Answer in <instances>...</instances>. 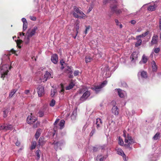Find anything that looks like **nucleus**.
I'll return each instance as SVG.
<instances>
[{"mask_svg":"<svg viewBox=\"0 0 161 161\" xmlns=\"http://www.w3.org/2000/svg\"><path fill=\"white\" fill-rule=\"evenodd\" d=\"M125 131L123 132V136L125 138L124 142L125 143L124 144L122 139L120 137H119V144L121 146H124L125 149H127L129 151H131L132 149V147L131 145L136 143L134 139L129 134H126Z\"/></svg>","mask_w":161,"mask_h":161,"instance_id":"nucleus-1","label":"nucleus"},{"mask_svg":"<svg viewBox=\"0 0 161 161\" xmlns=\"http://www.w3.org/2000/svg\"><path fill=\"white\" fill-rule=\"evenodd\" d=\"M103 3L104 4L108 3H110V7L111 10L117 15L120 14L122 12L121 9H117L118 5L117 2L116 0H103Z\"/></svg>","mask_w":161,"mask_h":161,"instance_id":"nucleus-2","label":"nucleus"},{"mask_svg":"<svg viewBox=\"0 0 161 161\" xmlns=\"http://www.w3.org/2000/svg\"><path fill=\"white\" fill-rule=\"evenodd\" d=\"M74 10L75 12H73V15L75 18H85L87 17L86 15L82 11L76 6L74 7Z\"/></svg>","mask_w":161,"mask_h":161,"instance_id":"nucleus-3","label":"nucleus"},{"mask_svg":"<svg viewBox=\"0 0 161 161\" xmlns=\"http://www.w3.org/2000/svg\"><path fill=\"white\" fill-rule=\"evenodd\" d=\"M107 83V81H104L99 85L94 86L92 87L91 89L94 91L96 93H98L101 90V89L105 86Z\"/></svg>","mask_w":161,"mask_h":161,"instance_id":"nucleus-4","label":"nucleus"},{"mask_svg":"<svg viewBox=\"0 0 161 161\" xmlns=\"http://www.w3.org/2000/svg\"><path fill=\"white\" fill-rule=\"evenodd\" d=\"M90 92L89 91H86L80 98V103L83 102L86 100L90 95Z\"/></svg>","mask_w":161,"mask_h":161,"instance_id":"nucleus-5","label":"nucleus"},{"mask_svg":"<svg viewBox=\"0 0 161 161\" xmlns=\"http://www.w3.org/2000/svg\"><path fill=\"white\" fill-rule=\"evenodd\" d=\"M37 119V118L32 116V114L31 113V115L27 118V122L29 124H32L35 122Z\"/></svg>","mask_w":161,"mask_h":161,"instance_id":"nucleus-6","label":"nucleus"},{"mask_svg":"<svg viewBox=\"0 0 161 161\" xmlns=\"http://www.w3.org/2000/svg\"><path fill=\"white\" fill-rule=\"evenodd\" d=\"M37 29V27L35 26L31 30L30 29L28 30L26 33L27 36H28V37H31L35 35Z\"/></svg>","mask_w":161,"mask_h":161,"instance_id":"nucleus-7","label":"nucleus"},{"mask_svg":"<svg viewBox=\"0 0 161 161\" xmlns=\"http://www.w3.org/2000/svg\"><path fill=\"white\" fill-rule=\"evenodd\" d=\"M38 96L41 97L44 94V87L41 85L39 86L37 88Z\"/></svg>","mask_w":161,"mask_h":161,"instance_id":"nucleus-8","label":"nucleus"},{"mask_svg":"<svg viewBox=\"0 0 161 161\" xmlns=\"http://www.w3.org/2000/svg\"><path fill=\"white\" fill-rule=\"evenodd\" d=\"M116 150L117 154L122 156L124 160H126V156L121 149L117 147L116 149Z\"/></svg>","mask_w":161,"mask_h":161,"instance_id":"nucleus-9","label":"nucleus"},{"mask_svg":"<svg viewBox=\"0 0 161 161\" xmlns=\"http://www.w3.org/2000/svg\"><path fill=\"white\" fill-rule=\"evenodd\" d=\"M96 127L97 130H99L101 129L102 127L103 122L101 119L99 118L96 119Z\"/></svg>","mask_w":161,"mask_h":161,"instance_id":"nucleus-10","label":"nucleus"},{"mask_svg":"<svg viewBox=\"0 0 161 161\" xmlns=\"http://www.w3.org/2000/svg\"><path fill=\"white\" fill-rule=\"evenodd\" d=\"M51 74L49 72L47 71L45 74L44 75V78L42 79H41L42 81L44 82H46L47 80L51 77Z\"/></svg>","mask_w":161,"mask_h":161,"instance_id":"nucleus-11","label":"nucleus"},{"mask_svg":"<svg viewBox=\"0 0 161 161\" xmlns=\"http://www.w3.org/2000/svg\"><path fill=\"white\" fill-rule=\"evenodd\" d=\"M58 57L56 54H53L51 56V61L54 64H57L58 62Z\"/></svg>","mask_w":161,"mask_h":161,"instance_id":"nucleus-12","label":"nucleus"},{"mask_svg":"<svg viewBox=\"0 0 161 161\" xmlns=\"http://www.w3.org/2000/svg\"><path fill=\"white\" fill-rule=\"evenodd\" d=\"M158 36L157 35H154L152 37L151 41V44L153 45L154 44H157L158 42Z\"/></svg>","mask_w":161,"mask_h":161,"instance_id":"nucleus-13","label":"nucleus"},{"mask_svg":"<svg viewBox=\"0 0 161 161\" xmlns=\"http://www.w3.org/2000/svg\"><path fill=\"white\" fill-rule=\"evenodd\" d=\"M118 94L119 97L121 98L124 97L126 95L125 92L119 89H118Z\"/></svg>","mask_w":161,"mask_h":161,"instance_id":"nucleus-14","label":"nucleus"},{"mask_svg":"<svg viewBox=\"0 0 161 161\" xmlns=\"http://www.w3.org/2000/svg\"><path fill=\"white\" fill-rule=\"evenodd\" d=\"M12 68V67L11 65L9 66L8 64H5L2 65L1 67V70H3V71H5L7 70H9H9H10Z\"/></svg>","mask_w":161,"mask_h":161,"instance_id":"nucleus-15","label":"nucleus"},{"mask_svg":"<svg viewBox=\"0 0 161 161\" xmlns=\"http://www.w3.org/2000/svg\"><path fill=\"white\" fill-rule=\"evenodd\" d=\"M66 72L67 73L69 74V78H72L73 77V76L72 74L73 73V71H72L71 68L69 66L67 67Z\"/></svg>","mask_w":161,"mask_h":161,"instance_id":"nucleus-16","label":"nucleus"},{"mask_svg":"<svg viewBox=\"0 0 161 161\" xmlns=\"http://www.w3.org/2000/svg\"><path fill=\"white\" fill-rule=\"evenodd\" d=\"M112 112L115 115H117L119 114V109L117 106H114L112 109Z\"/></svg>","mask_w":161,"mask_h":161,"instance_id":"nucleus-17","label":"nucleus"},{"mask_svg":"<svg viewBox=\"0 0 161 161\" xmlns=\"http://www.w3.org/2000/svg\"><path fill=\"white\" fill-rule=\"evenodd\" d=\"M158 7L157 4H154L153 5H150L147 8V10L151 11H154Z\"/></svg>","mask_w":161,"mask_h":161,"instance_id":"nucleus-18","label":"nucleus"},{"mask_svg":"<svg viewBox=\"0 0 161 161\" xmlns=\"http://www.w3.org/2000/svg\"><path fill=\"white\" fill-rule=\"evenodd\" d=\"M75 86V84L73 80L70 81L69 85L66 88V90H69L71 89Z\"/></svg>","mask_w":161,"mask_h":161,"instance_id":"nucleus-19","label":"nucleus"},{"mask_svg":"<svg viewBox=\"0 0 161 161\" xmlns=\"http://www.w3.org/2000/svg\"><path fill=\"white\" fill-rule=\"evenodd\" d=\"M152 68L153 71L154 72L156 71L157 69V66L155 61H152Z\"/></svg>","mask_w":161,"mask_h":161,"instance_id":"nucleus-20","label":"nucleus"},{"mask_svg":"<svg viewBox=\"0 0 161 161\" xmlns=\"http://www.w3.org/2000/svg\"><path fill=\"white\" fill-rule=\"evenodd\" d=\"M148 33L149 31H147L142 34L137 36H136V39H138L141 37H144L146 36H147L148 34Z\"/></svg>","mask_w":161,"mask_h":161,"instance_id":"nucleus-21","label":"nucleus"},{"mask_svg":"<svg viewBox=\"0 0 161 161\" xmlns=\"http://www.w3.org/2000/svg\"><path fill=\"white\" fill-rule=\"evenodd\" d=\"M160 137V134L159 132H157L153 136V139L154 140L159 139Z\"/></svg>","mask_w":161,"mask_h":161,"instance_id":"nucleus-22","label":"nucleus"},{"mask_svg":"<svg viewBox=\"0 0 161 161\" xmlns=\"http://www.w3.org/2000/svg\"><path fill=\"white\" fill-rule=\"evenodd\" d=\"M17 91V90L15 89L12 90L9 94V98H11L14 95V94L16 93Z\"/></svg>","mask_w":161,"mask_h":161,"instance_id":"nucleus-23","label":"nucleus"},{"mask_svg":"<svg viewBox=\"0 0 161 161\" xmlns=\"http://www.w3.org/2000/svg\"><path fill=\"white\" fill-rule=\"evenodd\" d=\"M138 58L137 55L136 54V52H133L131 54L130 56V58H132V60H134L135 59H136V58Z\"/></svg>","mask_w":161,"mask_h":161,"instance_id":"nucleus-24","label":"nucleus"},{"mask_svg":"<svg viewBox=\"0 0 161 161\" xmlns=\"http://www.w3.org/2000/svg\"><path fill=\"white\" fill-rule=\"evenodd\" d=\"M137 41L136 43L135 46L136 47H137L141 45L142 43V40L140 38L136 39Z\"/></svg>","mask_w":161,"mask_h":161,"instance_id":"nucleus-25","label":"nucleus"},{"mask_svg":"<svg viewBox=\"0 0 161 161\" xmlns=\"http://www.w3.org/2000/svg\"><path fill=\"white\" fill-rule=\"evenodd\" d=\"M8 71V70H7L5 71H3L2 72L1 77L3 79V80L4 79V77H5V76L7 75Z\"/></svg>","mask_w":161,"mask_h":161,"instance_id":"nucleus-26","label":"nucleus"},{"mask_svg":"<svg viewBox=\"0 0 161 161\" xmlns=\"http://www.w3.org/2000/svg\"><path fill=\"white\" fill-rule=\"evenodd\" d=\"M41 152L39 149H38L36 152V154L37 157V159L38 160L40 158V155Z\"/></svg>","mask_w":161,"mask_h":161,"instance_id":"nucleus-27","label":"nucleus"},{"mask_svg":"<svg viewBox=\"0 0 161 161\" xmlns=\"http://www.w3.org/2000/svg\"><path fill=\"white\" fill-rule=\"evenodd\" d=\"M141 76L142 77L146 78L147 77V72L145 71H142L141 72Z\"/></svg>","mask_w":161,"mask_h":161,"instance_id":"nucleus-28","label":"nucleus"},{"mask_svg":"<svg viewBox=\"0 0 161 161\" xmlns=\"http://www.w3.org/2000/svg\"><path fill=\"white\" fill-rule=\"evenodd\" d=\"M23 42V41L20 40H17L16 41L17 46L18 48H21V46L20 45Z\"/></svg>","mask_w":161,"mask_h":161,"instance_id":"nucleus-29","label":"nucleus"},{"mask_svg":"<svg viewBox=\"0 0 161 161\" xmlns=\"http://www.w3.org/2000/svg\"><path fill=\"white\" fill-rule=\"evenodd\" d=\"M36 145V143L35 141L33 142H32L31 145V150H33L34 149Z\"/></svg>","mask_w":161,"mask_h":161,"instance_id":"nucleus-30","label":"nucleus"},{"mask_svg":"<svg viewBox=\"0 0 161 161\" xmlns=\"http://www.w3.org/2000/svg\"><path fill=\"white\" fill-rule=\"evenodd\" d=\"M65 124V121L64 120H61L60 122L59 123V126H60V128L62 129L63 128V127L64 126Z\"/></svg>","mask_w":161,"mask_h":161,"instance_id":"nucleus-31","label":"nucleus"},{"mask_svg":"<svg viewBox=\"0 0 161 161\" xmlns=\"http://www.w3.org/2000/svg\"><path fill=\"white\" fill-rule=\"evenodd\" d=\"M13 126L11 125H6L5 130L6 131L8 130H11L13 129Z\"/></svg>","mask_w":161,"mask_h":161,"instance_id":"nucleus-32","label":"nucleus"},{"mask_svg":"<svg viewBox=\"0 0 161 161\" xmlns=\"http://www.w3.org/2000/svg\"><path fill=\"white\" fill-rule=\"evenodd\" d=\"M142 60L143 63L145 64L147 63L148 60V58L145 55H143L142 57Z\"/></svg>","mask_w":161,"mask_h":161,"instance_id":"nucleus-33","label":"nucleus"},{"mask_svg":"<svg viewBox=\"0 0 161 161\" xmlns=\"http://www.w3.org/2000/svg\"><path fill=\"white\" fill-rule=\"evenodd\" d=\"M41 133L39 131V130H38L35 135V136L36 138L37 139L40 136V135Z\"/></svg>","mask_w":161,"mask_h":161,"instance_id":"nucleus-34","label":"nucleus"},{"mask_svg":"<svg viewBox=\"0 0 161 161\" xmlns=\"http://www.w3.org/2000/svg\"><path fill=\"white\" fill-rule=\"evenodd\" d=\"M92 59L91 57L90 56H86L85 58V62L87 63L90 62Z\"/></svg>","mask_w":161,"mask_h":161,"instance_id":"nucleus-35","label":"nucleus"},{"mask_svg":"<svg viewBox=\"0 0 161 161\" xmlns=\"http://www.w3.org/2000/svg\"><path fill=\"white\" fill-rule=\"evenodd\" d=\"M55 104V101L54 99H52L49 105L51 107H53Z\"/></svg>","mask_w":161,"mask_h":161,"instance_id":"nucleus-36","label":"nucleus"},{"mask_svg":"<svg viewBox=\"0 0 161 161\" xmlns=\"http://www.w3.org/2000/svg\"><path fill=\"white\" fill-rule=\"evenodd\" d=\"M86 88L84 87H82V88L79 90L78 92L80 94H82L84 92L86 91Z\"/></svg>","mask_w":161,"mask_h":161,"instance_id":"nucleus-37","label":"nucleus"},{"mask_svg":"<svg viewBox=\"0 0 161 161\" xmlns=\"http://www.w3.org/2000/svg\"><path fill=\"white\" fill-rule=\"evenodd\" d=\"M38 114L39 117H42L44 114V112L42 111H40L38 113Z\"/></svg>","mask_w":161,"mask_h":161,"instance_id":"nucleus-38","label":"nucleus"},{"mask_svg":"<svg viewBox=\"0 0 161 161\" xmlns=\"http://www.w3.org/2000/svg\"><path fill=\"white\" fill-rule=\"evenodd\" d=\"M38 144L39 145H42L43 144V139L41 137H40L39 138L38 142Z\"/></svg>","mask_w":161,"mask_h":161,"instance_id":"nucleus-39","label":"nucleus"},{"mask_svg":"<svg viewBox=\"0 0 161 161\" xmlns=\"http://www.w3.org/2000/svg\"><path fill=\"white\" fill-rule=\"evenodd\" d=\"M99 150V147H93V152H97Z\"/></svg>","mask_w":161,"mask_h":161,"instance_id":"nucleus-40","label":"nucleus"},{"mask_svg":"<svg viewBox=\"0 0 161 161\" xmlns=\"http://www.w3.org/2000/svg\"><path fill=\"white\" fill-rule=\"evenodd\" d=\"M56 90L55 89H53V90H51V96L52 97H53L55 93H56Z\"/></svg>","mask_w":161,"mask_h":161,"instance_id":"nucleus-41","label":"nucleus"},{"mask_svg":"<svg viewBox=\"0 0 161 161\" xmlns=\"http://www.w3.org/2000/svg\"><path fill=\"white\" fill-rule=\"evenodd\" d=\"M27 28V23L26 22L23 24V31H25Z\"/></svg>","mask_w":161,"mask_h":161,"instance_id":"nucleus-42","label":"nucleus"},{"mask_svg":"<svg viewBox=\"0 0 161 161\" xmlns=\"http://www.w3.org/2000/svg\"><path fill=\"white\" fill-rule=\"evenodd\" d=\"M30 37H28V36H27V38L25 40V44H28L29 42L30 38Z\"/></svg>","mask_w":161,"mask_h":161,"instance_id":"nucleus-43","label":"nucleus"},{"mask_svg":"<svg viewBox=\"0 0 161 161\" xmlns=\"http://www.w3.org/2000/svg\"><path fill=\"white\" fill-rule=\"evenodd\" d=\"M40 125V122L39 121H37L36 123L33 125V127L36 128L39 126Z\"/></svg>","mask_w":161,"mask_h":161,"instance_id":"nucleus-44","label":"nucleus"},{"mask_svg":"<svg viewBox=\"0 0 161 161\" xmlns=\"http://www.w3.org/2000/svg\"><path fill=\"white\" fill-rule=\"evenodd\" d=\"M85 27H86V29L84 31V33L85 34H86L87 33V31L89 30L90 28V26L89 25L88 26H85Z\"/></svg>","mask_w":161,"mask_h":161,"instance_id":"nucleus-45","label":"nucleus"},{"mask_svg":"<svg viewBox=\"0 0 161 161\" xmlns=\"http://www.w3.org/2000/svg\"><path fill=\"white\" fill-rule=\"evenodd\" d=\"M3 112L4 113L3 117H4L5 118L7 116V114H8V110L6 109L4 110Z\"/></svg>","mask_w":161,"mask_h":161,"instance_id":"nucleus-46","label":"nucleus"},{"mask_svg":"<svg viewBox=\"0 0 161 161\" xmlns=\"http://www.w3.org/2000/svg\"><path fill=\"white\" fill-rule=\"evenodd\" d=\"M58 145H61V143H60L59 142H55L54 146L55 148H57Z\"/></svg>","mask_w":161,"mask_h":161,"instance_id":"nucleus-47","label":"nucleus"},{"mask_svg":"<svg viewBox=\"0 0 161 161\" xmlns=\"http://www.w3.org/2000/svg\"><path fill=\"white\" fill-rule=\"evenodd\" d=\"M79 29V23H77L76 25V36L77 35V34L78 32V31Z\"/></svg>","mask_w":161,"mask_h":161,"instance_id":"nucleus-48","label":"nucleus"},{"mask_svg":"<svg viewBox=\"0 0 161 161\" xmlns=\"http://www.w3.org/2000/svg\"><path fill=\"white\" fill-rule=\"evenodd\" d=\"M160 48L158 47L154 49V52L155 53H157L159 52Z\"/></svg>","mask_w":161,"mask_h":161,"instance_id":"nucleus-49","label":"nucleus"},{"mask_svg":"<svg viewBox=\"0 0 161 161\" xmlns=\"http://www.w3.org/2000/svg\"><path fill=\"white\" fill-rule=\"evenodd\" d=\"M79 73V71L78 70H75L74 71V74L75 76H76L78 75Z\"/></svg>","mask_w":161,"mask_h":161,"instance_id":"nucleus-50","label":"nucleus"},{"mask_svg":"<svg viewBox=\"0 0 161 161\" xmlns=\"http://www.w3.org/2000/svg\"><path fill=\"white\" fill-rule=\"evenodd\" d=\"M5 127H6V125H0V130H5Z\"/></svg>","mask_w":161,"mask_h":161,"instance_id":"nucleus-51","label":"nucleus"},{"mask_svg":"<svg viewBox=\"0 0 161 161\" xmlns=\"http://www.w3.org/2000/svg\"><path fill=\"white\" fill-rule=\"evenodd\" d=\"M95 129H92L90 133V136H92L95 133Z\"/></svg>","mask_w":161,"mask_h":161,"instance_id":"nucleus-52","label":"nucleus"},{"mask_svg":"<svg viewBox=\"0 0 161 161\" xmlns=\"http://www.w3.org/2000/svg\"><path fill=\"white\" fill-rule=\"evenodd\" d=\"M61 88H62L60 92H63L64 91V86L62 84H60Z\"/></svg>","mask_w":161,"mask_h":161,"instance_id":"nucleus-53","label":"nucleus"},{"mask_svg":"<svg viewBox=\"0 0 161 161\" xmlns=\"http://www.w3.org/2000/svg\"><path fill=\"white\" fill-rule=\"evenodd\" d=\"M159 26L160 30L161 31V18H160L159 19Z\"/></svg>","mask_w":161,"mask_h":161,"instance_id":"nucleus-54","label":"nucleus"},{"mask_svg":"<svg viewBox=\"0 0 161 161\" xmlns=\"http://www.w3.org/2000/svg\"><path fill=\"white\" fill-rule=\"evenodd\" d=\"M99 150L100 149H101V150H103L105 149V145H103V146H99Z\"/></svg>","mask_w":161,"mask_h":161,"instance_id":"nucleus-55","label":"nucleus"},{"mask_svg":"<svg viewBox=\"0 0 161 161\" xmlns=\"http://www.w3.org/2000/svg\"><path fill=\"white\" fill-rule=\"evenodd\" d=\"M30 19L31 20H32L33 21H35L36 19V18L35 17L31 16L30 17Z\"/></svg>","mask_w":161,"mask_h":161,"instance_id":"nucleus-56","label":"nucleus"},{"mask_svg":"<svg viewBox=\"0 0 161 161\" xmlns=\"http://www.w3.org/2000/svg\"><path fill=\"white\" fill-rule=\"evenodd\" d=\"M10 52H12L13 53L15 54L16 55H17V54H16V51L14 50L13 49H12L11 50Z\"/></svg>","mask_w":161,"mask_h":161,"instance_id":"nucleus-57","label":"nucleus"},{"mask_svg":"<svg viewBox=\"0 0 161 161\" xmlns=\"http://www.w3.org/2000/svg\"><path fill=\"white\" fill-rule=\"evenodd\" d=\"M115 23H116V25L117 26L119 25V24H120V23L119 22L118 20V19H115Z\"/></svg>","mask_w":161,"mask_h":161,"instance_id":"nucleus-58","label":"nucleus"},{"mask_svg":"<svg viewBox=\"0 0 161 161\" xmlns=\"http://www.w3.org/2000/svg\"><path fill=\"white\" fill-rule=\"evenodd\" d=\"M65 62L63 60H61L60 61V63L62 66H63L64 64V63Z\"/></svg>","mask_w":161,"mask_h":161,"instance_id":"nucleus-59","label":"nucleus"},{"mask_svg":"<svg viewBox=\"0 0 161 161\" xmlns=\"http://www.w3.org/2000/svg\"><path fill=\"white\" fill-rule=\"evenodd\" d=\"M59 121V119H56L54 123V125H57V124L58 123V121Z\"/></svg>","mask_w":161,"mask_h":161,"instance_id":"nucleus-60","label":"nucleus"},{"mask_svg":"<svg viewBox=\"0 0 161 161\" xmlns=\"http://www.w3.org/2000/svg\"><path fill=\"white\" fill-rule=\"evenodd\" d=\"M22 20L23 23L27 22L26 19L25 18H23Z\"/></svg>","mask_w":161,"mask_h":161,"instance_id":"nucleus-61","label":"nucleus"},{"mask_svg":"<svg viewBox=\"0 0 161 161\" xmlns=\"http://www.w3.org/2000/svg\"><path fill=\"white\" fill-rule=\"evenodd\" d=\"M130 22L132 24H135L136 23V22L135 20H132L130 21Z\"/></svg>","mask_w":161,"mask_h":161,"instance_id":"nucleus-62","label":"nucleus"},{"mask_svg":"<svg viewBox=\"0 0 161 161\" xmlns=\"http://www.w3.org/2000/svg\"><path fill=\"white\" fill-rule=\"evenodd\" d=\"M29 92H30V91L28 90H26L25 91V93L27 95H28V94L29 93Z\"/></svg>","mask_w":161,"mask_h":161,"instance_id":"nucleus-63","label":"nucleus"},{"mask_svg":"<svg viewBox=\"0 0 161 161\" xmlns=\"http://www.w3.org/2000/svg\"><path fill=\"white\" fill-rule=\"evenodd\" d=\"M15 144L16 145L18 146H19V145H20V143H19V142H18V141H17L16 143H15Z\"/></svg>","mask_w":161,"mask_h":161,"instance_id":"nucleus-64","label":"nucleus"}]
</instances>
